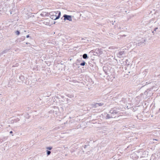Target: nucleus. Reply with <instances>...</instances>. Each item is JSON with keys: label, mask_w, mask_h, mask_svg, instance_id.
<instances>
[{"label": "nucleus", "mask_w": 160, "mask_h": 160, "mask_svg": "<svg viewBox=\"0 0 160 160\" xmlns=\"http://www.w3.org/2000/svg\"><path fill=\"white\" fill-rule=\"evenodd\" d=\"M50 18L52 19L56 20L60 18L61 12L59 11L57 12H52L49 13Z\"/></svg>", "instance_id": "f257e3e1"}, {"label": "nucleus", "mask_w": 160, "mask_h": 160, "mask_svg": "<svg viewBox=\"0 0 160 160\" xmlns=\"http://www.w3.org/2000/svg\"><path fill=\"white\" fill-rule=\"evenodd\" d=\"M63 17L64 18V20L65 21L68 20L69 21H72V18L71 16L68 15L66 14H65L63 15Z\"/></svg>", "instance_id": "f03ea898"}, {"label": "nucleus", "mask_w": 160, "mask_h": 160, "mask_svg": "<svg viewBox=\"0 0 160 160\" xmlns=\"http://www.w3.org/2000/svg\"><path fill=\"white\" fill-rule=\"evenodd\" d=\"M110 112L112 115H113L114 116L115 114H116L117 113L115 110H111L110 111Z\"/></svg>", "instance_id": "7ed1b4c3"}, {"label": "nucleus", "mask_w": 160, "mask_h": 160, "mask_svg": "<svg viewBox=\"0 0 160 160\" xmlns=\"http://www.w3.org/2000/svg\"><path fill=\"white\" fill-rule=\"evenodd\" d=\"M103 104H104V103H103L100 102V103H96L95 104V106H96V107H97L98 106H102L103 105Z\"/></svg>", "instance_id": "20e7f679"}, {"label": "nucleus", "mask_w": 160, "mask_h": 160, "mask_svg": "<svg viewBox=\"0 0 160 160\" xmlns=\"http://www.w3.org/2000/svg\"><path fill=\"white\" fill-rule=\"evenodd\" d=\"M115 117L113 115H110L109 114H108L106 116V118H113V117Z\"/></svg>", "instance_id": "39448f33"}, {"label": "nucleus", "mask_w": 160, "mask_h": 160, "mask_svg": "<svg viewBox=\"0 0 160 160\" xmlns=\"http://www.w3.org/2000/svg\"><path fill=\"white\" fill-rule=\"evenodd\" d=\"M124 53V51H120V52H119L118 55H119L120 56H121L123 55Z\"/></svg>", "instance_id": "423d86ee"}, {"label": "nucleus", "mask_w": 160, "mask_h": 160, "mask_svg": "<svg viewBox=\"0 0 160 160\" xmlns=\"http://www.w3.org/2000/svg\"><path fill=\"white\" fill-rule=\"evenodd\" d=\"M82 57L84 59H86L88 58L87 54H84L82 56Z\"/></svg>", "instance_id": "0eeeda50"}, {"label": "nucleus", "mask_w": 160, "mask_h": 160, "mask_svg": "<svg viewBox=\"0 0 160 160\" xmlns=\"http://www.w3.org/2000/svg\"><path fill=\"white\" fill-rule=\"evenodd\" d=\"M51 152L49 151H47V155L48 156L51 154Z\"/></svg>", "instance_id": "6e6552de"}, {"label": "nucleus", "mask_w": 160, "mask_h": 160, "mask_svg": "<svg viewBox=\"0 0 160 160\" xmlns=\"http://www.w3.org/2000/svg\"><path fill=\"white\" fill-rule=\"evenodd\" d=\"M85 64V62H83L81 63L80 64V65L81 66H84Z\"/></svg>", "instance_id": "1a4fd4ad"}, {"label": "nucleus", "mask_w": 160, "mask_h": 160, "mask_svg": "<svg viewBox=\"0 0 160 160\" xmlns=\"http://www.w3.org/2000/svg\"><path fill=\"white\" fill-rule=\"evenodd\" d=\"M16 33L17 35H19V34H20L19 32L18 31H17L16 32Z\"/></svg>", "instance_id": "9d476101"}, {"label": "nucleus", "mask_w": 160, "mask_h": 160, "mask_svg": "<svg viewBox=\"0 0 160 160\" xmlns=\"http://www.w3.org/2000/svg\"><path fill=\"white\" fill-rule=\"evenodd\" d=\"M46 148L47 149H48V150H51L52 149V148L51 147H47Z\"/></svg>", "instance_id": "9b49d317"}, {"label": "nucleus", "mask_w": 160, "mask_h": 160, "mask_svg": "<svg viewBox=\"0 0 160 160\" xmlns=\"http://www.w3.org/2000/svg\"><path fill=\"white\" fill-rule=\"evenodd\" d=\"M158 29V28H157V27L155 28H154V31H157V30Z\"/></svg>", "instance_id": "f8f14e48"}, {"label": "nucleus", "mask_w": 160, "mask_h": 160, "mask_svg": "<svg viewBox=\"0 0 160 160\" xmlns=\"http://www.w3.org/2000/svg\"><path fill=\"white\" fill-rule=\"evenodd\" d=\"M20 78H21V79H22L23 78V76H21L20 77Z\"/></svg>", "instance_id": "ddd939ff"}, {"label": "nucleus", "mask_w": 160, "mask_h": 160, "mask_svg": "<svg viewBox=\"0 0 160 160\" xmlns=\"http://www.w3.org/2000/svg\"><path fill=\"white\" fill-rule=\"evenodd\" d=\"M134 155H134V154H132V155H131V157H132H132H133V156H134Z\"/></svg>", "instance_id": "4468645a"}, {"label": "nucleus", "mask_w": 160, "mask_h": 160, "mask_svg": "<svg viewBox=\"0 0 160 160\" xmlns=\"http://www.w3.org/2000/svg\"><path fill=\"white\" fill-rule=\"evenodd\" d=\"M29 35H27V36H26V38H29Z\"/></svg>", "instance_id": "2eb2a0df"}, {"label": "nucleus", "mask_w": 160, "mask_h": 160, "mask_svg": "<svg viewBox=\"0 0 160 160\" xmlns=\"http://www.w3.org/2000/svg\"><path fill=\"white\" fill-rule=\"evenodd\" d=\"M40 15L42 16H43V14L42 13H41Z\"/></svg>", "instance_id": "dca6fc26"}, {"label": "nucleus", "mask_w": 160, "mask_h": 160, "mask_svg": "<svg viewBox=\"0 0 160 160\" xmlns=\"http://www.w3.org/2000/svg\"><path fill=\"white\" fill-rule=\"evenodd\" d=\"M10 133H12V131H10Z\"/></svg>", "instance_id": "f3484780"}, {"label": "nucleus", "mask_w": 160, "mask_h": 160, "mask_svg": "<svg viewBox=\"0 0 160 160\" xmlns=\"http://www.w3.org/2000/svg\"><path fill=\"white\" fill-rule=\"evenodd\" d=\"M152 33H153V34H154V32L153 31L152 32Z\"/></svg>", "instance_id": "a211bd4d"}, {"label": "nucleus", "mask_w": 160, "mask_h": 160, "mask_svg": "<svg viewBox=\"0 0 160 160\" xmlns=\"http://www.w3.org/2000/svg\"><path fill=\"white\" fill-rule=\"evenodd\" d=\"M143 43V42H141V44H142V43Z\"/></svg>", "instance_id": "6ab92c4d"}]
</instances>
